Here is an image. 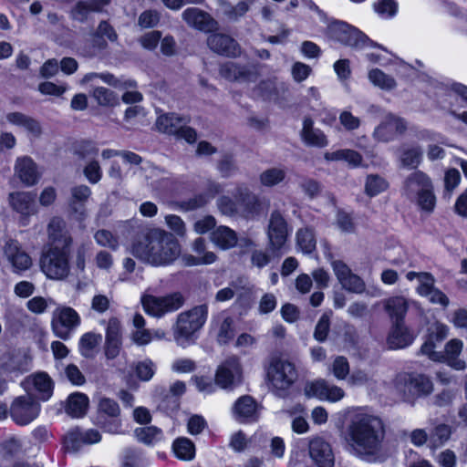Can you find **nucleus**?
<instances>
[{
    "mask_svg": "<svg viewBox=\"0 0 467 467\" xmlns=\"http://www.w3.org/2000/svg\"><path fill=\"white\" fill-rule=\"evenodd\" d=\"M325 159L331 161H344L353 168L358 167L362 162V156L358 152L349 149L326 152Z\"/></svg>",
    "mask_w": 467,
    "mask_h": 467,
    "instance_id": "nucleus-38",
    "label": "nucleus"
},
{
    "mask_svg": "<svg viewBox=\"0 0 467 467\" xmlns=\"http://www.w3.org/2000/svg\"><path fill=\"white\" fill-rule=\"evenodd\" d=\"M373 8L380 17L385 19L393 17L398 11L397 3L394 0H379L374 3Z\"/></svg>",
    "mask_w": 467,
    "mask_h": 467,
    "instance_id": "nucleus-50",
    "label": "nucleus"
},
{
    "mask_svg": "<svg viewBox=\"0 0 467 467\" xmlns=\"http://www.w3.org/2000/svg\"><path fill=\"white\" fill-rule=\"evenodd\" d=\"M165 223L169 229L176 235L183 237L186 234V225L183 220L175 214H168L165 216Z\"/></svg>",
    "mask_w": 467,
    "mask_h": 467,
    "instance_id": "nucleus-60",
    "label": "nucleus"
},
{
    "mask_svg": "<svg viewBox=\"0 0 467 467\" xmlns=\"http://www.w3.org/2000/svg\"><path fill=\"white\" fill-rule=\"evenodd\" d=\"M135 435L140 442L153 444L162 440V431L154 426L137 428Z\"/></svg>",
    "mask_w": 467,
    "mask_h": 467,
    "instance_id": "nucleus-46",
    "label": "nucleus"
},
{
    "mask_svg": "<svg viewBox=\"0 0 467 467\" xmlns=\"http://www.w3.org/2000/svg\"><path fill=\"white\" fill-rule=\"evenodd\" d=\"M141 302L149 315L161 317L181 308L184 299L182 294L172 293L164 296H144Z\"/></svg>",
    "mask_w": 467,
    "mask_h": 467,
    "instance_id": "nucleus-10",
    "label": "nucleus"
},
{
    "mask_svg": "<svg viewBox=\"0 0 467 467\" xmlns=\"http://www.w3.org/2000/svg\"><path fill=\"white\" fill-rule=\"evenodd\" d=\"M234 415L240 420H255L257 417L258 405L253 397L245 395L240 397L234 405Z\"/></svg>",
    "mask_w": 467,
    "mask_h": 467,
    "instance_id": "nucleus-32",
    "label": "nucleus"
},
{
    "mask_svg": "<svg viewBox=\"0 0 467 467\" xmlns=\"http://www.w3.org/2000/svg\"><path fill=\"white\" fill-rule=\"evenodd\" d=\"M286 176V170L280 167L266 169L260 174V182L266 187H273L282 182Z\"/></svg>",
    "mask_w": 467,
    "mask_h": 467,
    "instance_id": "nucleus-45",
    "label": "nucleus"
},
{
    "mask_svg": "<svg viewBox=\"0 0 467 467\" xmlns=\"http://www.w3.org/2000/svg\"><path fill=\"white\" fill-rule=\"evenodd\" d=\"M47 234L51 246L69 248L72 244V238L62 218L53 217L50 220L47 225Z\"/></svg>",
    "mask_w": 467,
    "mask_h": 467,
    "instance_id": "nucleus-26",
    "label": "nucleus"
},
{
    "mask_svg": "<svg viewBox=\"0 0 467 467\" xmlns=\"http://www.w3.org/2000/svg\"><path fill=\"white\" fill-rule=\"evenodd\" d=\"M304 391L307 398H315L332 403L341 400L346 395L343 389L323 379L307 382Z\"/></svg>",
    "mask_w": 467,
    "mask_h": 467,
    "instance_id": "nucleus-15",
    "label": "nucleus"
},
{
    "mask_svg": "<svg viewBox=\"0 0 467 467\" xmlns=\"http://www.w3.org/2000/svg\"><path fill=\"white\" fill-rule=\"evenodd\" d=\"M283 84L277 83L275 78L262 80L254 88V95L267 100H277L280 91H284Z\"/></svg>",
    "mask_w": 467,
    "mask_h": 467,
    "instance_id": "nucleus-36",
    "label": "nucleus"
},
{
    "mask_svg": "<svg viewBox=\"0 0 467 467\" xmlns=\"http://www.w3.org/2000/svg\"><path fill=\"white\" fill-rule=\"evenodd\" d=\"M328 34L332 39L355 48H362L368 42L367 36L361 31L342 21L331 23Z\"/></svg>",
    "mask_w": 467,
    "mask_h": 467,
    "instance_id": "nucleus-11",
    "label": "nucleus"
},
{
    "mask_svg": "<svg viewBox=\"0 0 467 467\" xmlns=\"http://www.w3.org/2000/svg\"><path fill=\"white\" fill-rule=\"evenodd\" d=\"M208 317V307L201 305L182 312L174 327L175 341L183 346L193 339L195 334L203 327Z\"/></svg>",
    "mask_w": 467,
    "mask_h": 467,
    "instance_id": "nucleus-6",
    "label": "nucleus"
},
{
    "mask_svg": "<svg viewBox=\"0 0 467 467\" xmlns=\"http://www.w3.org/2000/svg\"><path fill=\"white\" fill-rule=\"evenodd\" d=\"M406 129L404 119L389 114L376 127L373 137L379 141L388 142L394 140L397 135L402 134Z\"/></svg>",
    "mask_w": 467,
    "mask_h": 467,
    "instance_id": "nucleus-20",
    "label": "nucleus"
},
{
    "mask_svg": "<svg viewBox=\"0 0 467 467\" xmlns=\"http://www.w3.org/2000/svg\"><path fill=\"white\" fill-rule=\"evenodd\" d=\"M38 91L43 95L60 97L67 89V85H57L50 81H45L38 85Z\"/></svg>",
    "mask_w": 467,
    "mask_h": 467,
    "instance_id": "nucleus-61",
    "label": "nucleus"
},
{
    "mask_svg": "<svg viewBox=\"0 0 467 467\" xmlns=\"http://www.w3.org/2000/svg\"><path fill=\"white\" fill-rule=\"evenodd\" d=\"M9 204L19 214L20 222L26 225L29 218L37 213L36 195L30 192H16L9 194Z\"/></svg>",
    "mask_w": 467,
    "mask_h": 467,
    "instance_id": "nucleus-16",
    "label": "nucleus"
},
{
    "mask_svg": "<svg viewBox=\"0 0 467 467\" xmlns=\"http://www.w3.org/2000/svg\"><path fill=\"white\" fill-rule=\"evenodd\" d=\"M71 209L76 213V219L82 222L87 217V212L82 203L89 198L91 191L86 185H78L71 189Z\"/></svg>",
    "mask_w": 467,
    "mask_h": 467,
    "instance_id": "nucleus-33",
    "label": "nucleus"
},
{
    "mask_svg": "<svg viewBox=\"0 0 467 467\" xmlns=\"http://www.w3.org/2000/svg\"><path fill=\"white\" fill-rule=\"evenodd\" d=\"M331 371L336 379L342 380L349 374V364L346 358L337 357L332 365Z\"/></svg>",
    "mask_w": 467,
    "mask_h": 467,
    "instance_id": "nucleus-57",
    "label": "nucleus"
},
{
    "mask_svg": "<svg viewBox=\"0 0 467 467\" xmlns=\"http://www.w3.org/2000/svg\"><path fill=\"white\" fill-rule=\"evenodd\" d=\"M419 285L416 287V292L420 296H427L435 287V278L430 273L425 272L419 276Z\"/></svg>",
    "mask_w": 467,
    "mask_h": 467,
    "instance_id": "nucleus-59",
    "label": "nucleus"
},
{
    "mask_svg": "<svg viewBox=\"0 0 467 467\" xmlns=\"http://www.w3.org/2000/svg\"><path fill=\"white\" fill-rule=\"evenodd\" d=\"M40 267L49 279L63 280L67 278L70 271L69 248L51 246L43 254Z\"/></svg>",
    "mask_w": 467,
    "mask_h": 467,
    "instance_id": "nucleus-7",
    "label": "nucleus"
},
{
    "mask_svg": "<svg viewBox=\"0 0 467 467\" xmlns=\"http://www.w3.org/2000/svg\"><path fill=\"white\" fill-rule=\"evenodd\" d=\"M80 323L81 317L74 308L60 305L53 311L50 326L57 337L67 340Z\"/></svg>",
    "mask_w": 467,
    "mask_h": 467,
    "instance_id": "nucleus-8",
    "label": "nucleus"
},
{
    "mask_svg": "<svg viewBox=\"0 0 467 467\" xmlns=\"http://www.w3.org/2000/svg\"><path fill=\"white\" fill-rule=\"evenodd\" d=\"M5 255L15 273L26 271L32 265L31 257L17 241L10 240L5 244Z\"/></svg>",
    "mask_w": 467,
    "mask_h": 467,
    "instance_id": "nucleus-21",
    "label": "nucleus"
},
{
    "mask_svg": "<svg viewBox=\"0 0 467 467\" xmlns=\"http://www.w3.org/2000/svg\"><path fill=\"white\" fill-rule=\"evenodd\" d=\"M89 400L84 393L76 392L67 398L66 411L74 418H79L86 414Z\"/></svg>",
    "mask_w": 467,
    "mask_h": 467,
    "instance_id": "nucleus-37",
    "label": "nucleus"
},
{
    "mask_svg": "<svg viewBox=\"0 0 467 467\" xmlns=\"http://www.w3.org/2000/svg\"><path fill=\"white\" fill-rule=\"evenodd\" d=\"M373 382V375L362 369L354 370L348 379L350 386H370Z\"/></svg>",
    "mask_w": 467,
    "mask_h": 467,
    "instance_id": "nucleus-56",
    "label": "nucleus"
},
{
    "mask_svg": "<svg viewBox=\"0 0 467 467\" xmlns=\"http://www.w3.org/2000/svg\"><path fill=\"white\" fill-rule=\"evenodd\" d=\"M393 389L403 400L411 402L430 395L433 390V384L425 375L403 372L393 379Z\"/></svg>",
    "mask_w": 467,
    "mask_h": 467,
    "instance_id": "nucleus-5",
    "label": "nucleus"
},
{
    "mask_svg": "<svg viewBox=\"0 0 467 467\" xmlns=\"http://www.w3.org/2000/svg\"><path fill=\"white\" fill-rule=\"evenodd\" d=\"M462 348L463 342L461 339L449 340L444 346V350L441 351L442 359L440 362L446 363L455 370H464L467 368V363L460 358Z\"/></svg>",
    "mask_w": 467,
    "mask_h": 467,
    "instance_id": "nucleus-28",
    "label": "nucleus"
},
{
    "mask_svg": "<svg viewBox=\"0 0 467 467\" xmlns=\"http://www.w3.org/2000/svg\"><path fill=\"white\" fill-rule=\"evenodd\" d=\"M383 436L384 426L378 416L365 408H356L349 411L345 440L357 455H375L380 449Z\"/></svg>",
    "mask_w": 467,
    "mask_h": 467,
    "instance_id": "nucleus-1",
    "label": "nucleus"
},
{
    "mask_svg": "<svg viewBox=\"0 0 467 467\" xmlns=\"http://www.w3.org/2000/svg\"><path fill=\"white\" fill-rule=\"evenodd\" d=\"M220 75L230 81L243 84L254 82L258 76V68L254 65H239L235 62H226L220 67Z\"/></svg>",
    "mask_w": 467,
    "mask_h": 467,
    "instance_id": "nucleus-17",
    "label": "nucleus"
},
{
    "mask_svg": "<svg viewBox=\"0 0 467 467\" xmlns=\"http://www.w3.org/2000/svg\"><path fill=\"white\" fill-rule=\"evenodd\" d=\"M309 455L319 467H333L334 455L330 445L320 437L309 441Z\"/></svg>",
    "mask_w": 467,
    "mask_h": 467,
    "instance_id": "nucleus-24",
    "label": "nucleus"
},
{
    "mask_svg": "<svg viewBox=\"0 0 467 467\" xmlns=\"http://www.w3.org/2000/svg\"><path fill=\"white\" fill-rule=\"evenodd\" d=\"M182 19L198 30L210 32L217 29V22L207 13L195 8H187L182 12Z\"/></svg>",
    "mask_w": 467,
    "mask_h": 467,
    "instance_id": "nucleus-25",
    "label": "nucleus"
},
{
    "mask_svg": "<svg viewBox=\"0 0 467 467\" xmlns=\"http://www.w3.org/2000/svg\"><path fill=\"white\" fill-rule=\"evenodd\" d=\"M244 379V371L239 358L232 356L224 359L216 368L214 380L223 389H234L241 385Z\"/></svg>",
    "mask_w": 467,
    "mask_h": 467,
    "instance_id": "nucleus-9",
    "label": "nucleus"
},
{
    "mask_svg": "<svg viewBox=\"0 0 467 467\" xmlns=\"http://www.w3.org/2000/svg\"><path fill=\"white\" fill-rule=\"evenodd\" d=\"M331 267L341 286L352 293L360 294L365 290L363 280L354 274L348 265L341 260H333Z\"/></svg>",
    "mask_w": 467,
    "mask_h": 467,
    "instance_id": "nucleus-19",
    "label": "nucleus"
},
{
    "mask_svg": "<svg viewBox=\"0 0 467 467\" xmlns=\"http://www.w3.org/2000/svg\"><path fill=\"white\" fill-rule=\"evenodd\" d=\"M451 435V428L448 424L441 423L433 428L429 438V446L431 449L441 447L449 441Z\"/></svg>",
    "mask_w": 467,
    "mask_h": 467,
    "instance_id": "nucleus-40",
    "label": "nucleus"
},
{
    "mask_svg": "<svg viewBox=\"0 0 467 467\" xmlns=\"http://www.w3.org/2000/svg\"><path fill=\"white\" fill-rule=\"evenodd\" d=\"M254 0H243L236 5H228L224 10V14L232 20H237L239 17L244 16L250 6L254 4Z\"/></svg>",
    "mask_w": 467,
    "mask_h": 467,
    "instance_id": "nucleus-55",
    "label": "nucleus"
},
{
    "mask_svg": "<svg viewBox=\"0 0 467 467\" xmlns=\"http://www.w3.org/2000/svg\"><path fill=\"white\" fill-rule=\"evenodd\" d=\"M15 173L19 180L26 186H33L40 179V172L35 161L27 157H19L16 161Z\"/></svg>",
    "mask_w": 467,
    "mask_h": 467,
    "instance_id": "nucleus-27",
    "label": "nucleus"
},
{
    "mask_svg": "<svg viewBox=\"0 0 467 467\" xmlns=\"http://www.w3.org/2000/svg\"><path fill=\"white\" fill-rule=\"evenodd\" d=\"M172 450L175 456L182 461H191L195 455V446L187 438H179L174 441Z\"/></svg>",
    "mask_w": 467,
    "mask_h": 467,
    "instance_id": "nucleus-43",
    "label": "nucleus"
},
{
    "mask_svg": "<svg viewBox=\"0 0 467 467\" xmlns=\"http://www.w3.org/2000/svg\"><path fill=\"white\" fill-rule=\"evenodd\" d=\"M84 175L90 183H97L102 177L101 168L97 161L88 162L84 168Z\"/></svg>",
    "mask_w": 467,
    "mask_h": 467,
    "instance_id": "nucleus-63",
    "label": "nucleus"
},
{
    "mask_svg": "<svg viewBox=\"0 0 467 467\" xmlns=\"http://www.w3.org/2000/svg\"><path fill=\"white\" fill-rule=\"evenodd\" d=\"M160 21V14L154 10H147L140 14L138 24L142 28L155 26Z\"/></svg>",
    "mask_w": 467,
    "mask_h": 467,
    "instance_id": "nucleus-64",
    "label": "nucleus"
},
{
    "mask_svg": "<svg viewBox=\"0 0 467 467\" xmlns=\"http://www.w3.org/2000/svg\"><path fill=\"white\" fill-rule=\"evenodd\" d=\"M387 182L377 175H369L367 178L365 191L371 197L378 195L387 189Z\"/></svg>",
    "mask_w": 467,
    "mask_h": 467,
    "instance_id": "nucleus-54",
    "label": "nucleus"
},
{
    "mask_svg": "<svg viewBox=\"0 0 467 467\" xmlns=\"http://www.w3.org/2000/svg\"><path fill=\"white\" fill-rule=\"evenodd\" d=\"M155 373V365L150 359L140 361L136 366V374L143 381H149Z\"/></svg>",
    "mask_w": 467,
    "mask_h": 467,
    "instance_id": "nucleus-62",
    "label": "nucleus"
},
{
    "mask_svg": "<svg viewBox=\"0 0 467 467\" xmlns=\"http://www.w3.org/2000/svg\"><path fill=\"white\" fill-rule=\"evenodd\" d=\"M289 235L286 221L278 212L272 213L269 220L267 236L269 247L273 253L282 250Z\"/></svg>",
    "mask_w": 467,
    "mask_h": 467,
    "instance_id": "nucleus-18",
    "label": "nucleus"
},
{
    "mask_svg": "<svg viewBox=\"0 0 467 467\" xmlns=\"http://www.w3.org/2000/svg\"><path fill=\"white\" fill-rule=\"evenodd\" d=\"M40 412V404L31 396H20L10 406V416L18 425L25 426L36 420Z\"/></svg>",
    "mask_w": 467,
    "mask_h": 467,
    "instance_id": "nucleus-12",
    "label": "nucleus"
},
{
    "mask_svg": "<svg viewBox=\"0 0 467 467\" xmlns=\"http://www.w3.org/2000/svg\"><path fill=\"white\" fill-rule=\"evenodd\" d=\"M211 241L214 245L228 250L236 245L238 242L236 233L227 226H219L211 234Z\"/></svg>",
    "mask_w": 467,
    "mask_h": 467,
    "instance_id": "nucleus-35",
    "label": "nucleus"
},
{
    "mask_svg": "<svg viewBox=\"0 0 467 467\" xmlns=\"http://www.w3.org/2000/svg\"><path fill=\"white\" fill-rule=\"evenodd\" d=\"M266 376L271 390L278 397H285L297 380L298 373L293 362L276 357L270 360Z\"/></svg>",
    "mask_w": 467,
    "mask_h": 467,
    "instance_id": "nucleus-4",
    "label": "nucleus"
},
{
    "mask_svg": "<svg viewBox=\"0 0 467 467\" xmlns=\"http://www.w3.org/2000/svg\"><path fill=\"white\" fill-rule=\"evenodd\" d=\"M94 239L100 246L108 247L112 250H116L119 247L118 238L108 230L102 229L97 231L94 234Z\"/></svg>",
    "mask_w": 467,
    "mask_h": 467,
    "instance_id": "nucleus-52",
    "label": "nucleus"
},
{
    "mask_svg": "<svg viewBox=\"0 0 467 467\" xmlns=\"http://www.w3.org/2000/svg\"><path fill=\"white\" fill-rule=\"evenodd\" d=\"M405 195L415 200L421 211L431 213L436 206V196L431 178L420 171L412 172L404 183Z\"/></svg>",
    "mask_w": 467,
    "mask_h": 467,
    "instance_id": "nucleus-3",
    "label": "nucleus"
},
{
    "mask_svg": "<svg viewBox=\"0 0 467 467\" xmlns=\"http://www.w3.org/2000/svg\"><path fill=\"white\" fill-rule=\"evenodd\" d=\"M190 248V253L185 252L181 254V261L184 266L208 265L217 260L216 254L208 250L206 241L202 237L194 239L191 243Z\"/></svg>",
    "mask_w": 467,
    "mask_h": 467,
    "instance_id": "nucleus-14",
    "label": "nucleus"
},
{
    "mask_svg": "<svg viewBox=\"0 0 467 467\" xmlns=\"http://www.w3.org/2000/svg\"><path fill=\"white\" fill-rule=\"evenodd\" d=\"M422 150L417 146H403L400 155L402 166L416 168L421 161Z\"/></svg>",
    "mask_w": 467,
    "mask_h": 467,
    "instance_id": "nucleus-41",
    "label": "nucleus"
},
{
    "mask_svg": "<svg viewBox=\"0 0 467 467\" xmlns=\"http://www.w3.org/2000/svg\"><path fill=\"white\" fill-rule=\"evenodd\" d=\"M101 440V435L97 430L81 431L79 429L69 431L65 439L67 449L76 451L82 444H94Z\"/></svg>",
    "mask_w": 467,
    "mask_h": 467,
    "instance_id": "nucleus-29",
    "label": "nucleus"
},
{
    "mask_svg": "<svg viewBox=\"0 0 467 467\" xmlns=\"http://www.w3.org/2000/svg\"><path fill=\"white\" fill-rule=\"evenodd\" d=\"M101 341V336L94 333L84 334L79 340L80 352L85 357H89L93 349Z\"/></svg>",
    "mask_w": 467,
    "mask_h": 467,
    "instance_id": "nucleus-51",
    "label": "nucleus"
},
{
    "mask_svg": "<svg viewBox=\"0 0 467 467\" xmlns=\"http://www.w3.org/2000/svg\"><path fill=\"white\" fill-rule=\"evenodd\" d=\"M91 95L101 106H115L119 101L118 96L113 91L103 87L94 88Z\"/></svg>",
    "mask_w": 467,
    "mask_h": 467,
    "instance_id": "nucleus-49",
    "label": "nucleus"
},
{
    "mask_svg": "<svg viewBox=\"0 0 467 467\" xmlns=\"http://www.w3.org/2000/svg\"><path fill=\"white\" fill-rule=\"evenodd\" d=\"M410 306L418 307L419 303L402 296H393L383 301V307L393 323L403 322Z\"/></svg>",
    "mask_w": 467,
    "mask_h": 467,
    "instance_id": "nucleus-23",
    "label": "nucleus"
},
{
    "mask_svg": "<svg viewBox=\"0 0 467 467\" xmlns=\"http://www.w3.org/2000/svg\"><path fill=\"white\" fill-rule=\"evenodd\" d=\"M186 123L185 119L171 113L160 116L157 119L156 126L161 132L176 135L187 142L192 143L196 140V132L193 129L186 126Z\"/></svg>",
    "mask_w": 467,
    "mask_h": 467,
    "instance_id": "nucleus-13",
    "label": "nucleus"
},
{
    "mask_svg": "<svg viewBox=\"0 0 467 467\" xmlns=\"http://www.w3.org/2000/svg\"><path fill=\"white\" fill-rule=\"evenodd\" d=\"M131 254L150 265L168 266L181 258L182 247L171 233L152 228L132 243Z\"/></svg>",
    "mask_w": 467,
    "mask_h": 467,
    "instance_id": "nucleus-2",
    "label": "nucleus"
},
{
    "mask_svg": "<svg viewBox=\"0 0 467 467\" xmlns=\"http://www.w3.org/2000/svg\"><path fill=\"white\" fill-rule=\"evenodd\" d=\"M51 298H45L42 296H34L26 302L27 309L36 315L45 313L49 304H52Z\"/></svg>",
    "mask_w": 467,
    "mask_h": 467,
    "instance_id": "nucleus-58",
    "label": "nucleus"
},
{
    "mask_svg": "<svg viewBox=\"0 0 467 467\" xmlns=\"http://www.w3.org/2000/svg\"><path fill=\"white\" fill-rule=\"evenodd\" d=\"M414 340V336L405 327L403 322L394 323L387 342L391 349L404 348L410 346Z\"/></svg>",
    "mask_w": 467,
    "mask_h": 467,
    "instance_id": "nucleus-31",
    "label": "nucleus"
},
{
    "mask_svg": "<svg viewBox=\"0 0 467 467\" xmlns=\"http://www.w3.org/2000/svg\"><path fill=\"white\" fill-rule=\"evenodd\" d=\"M29 381L34 385L38 392V397L42 400H47L52 396L53 387L51 379L46 373L34 375Z\"/></svg>",
    "mask_w": 467,
    "mask_h": 467,
    "instance_id": "nucleus-39",
    "label": "nucleus"
},
{
    "mask_svg": "<svg viewBox=\"0 0 467 467\" xmlns=\"http://www.w3.org/2000/svg\"><path fill=\"white\" fill-rule=\"evenodd\" d=\"M109 0H82L78 1L71 9L70 16L73 19L83 22L91 13L101 12Z\"/></svg>",
    "mask_w": 467,
    "mask_h": 467,
    "instance_id": "nucleus-30",
    "label": "nucleus"
},
{
    "mask_svg": "<svg viewBox=\"0 0 467 467\" xmlns=\"http://www.w3.org/2000/svg\"><path fill=\"white\" fill-rule=\"evenodd\" d=\"M368 78L373 85L382 89L390 90L396 87L395 79L378 68L368 72Z\"/></svg>",
    "mask_w": 467,
    "mask_h": 467,
    "instance_id": "nucleus-47",
    "label": "nucleus"
},
{
    "mask_svg": "<svg viewBox=\"0 0 467 467\" xmlns=\"http://www.w3.org/2000/svg\"><path fill=\"white\" fill-rule=\"evenodd\" d=\"M301 136L306 145L320 148L327 145L325 134L320 130L314 128V122L311 119H304Z\"/></svg>",
    "mask_w": 467,
    "mask_h": 467,
    "instance_id": "nucleus-34",
    "label": "nucleus"
},
{
    "mask_svg": "<svg viewBox=\"0 0 467 467\" xmlns=\"http://www.w3.org/2000/svg\"><path fill=\"white\" fill-rule=\"evenodd\" d=\"M98 413L99 420L103 418L115 419L119 418L120 410L115 400L109 398L100 397L98 401Z\"/></svg>",
    "mask_w": 467,
    "mask_h": 467,
    "instance_id": "nucleus-44",
    "label": "nucleus"
},
{
    "mask_svg": "<svg viewBox=\"0 0 467 467\" xmlns=\"http://www.w3.org/2000/svg\"><path fill=\"white\" fill-rule=\"evenodd\" d=\"M120 157L122 158L123 163L130 165L133 174H136L140 170L143 169L142 164L150 165L148 162H144L142 158L135 152L129 150H121Z\"/></svg>",
    "mask_w": 467,
    "mask_h": 467,
    "instance_id": "nucleus-53",
    "label": "nucleus"
},
{
    "mask_svg": "<svg viewBox=\"0 0 467 467\" xmlns=\"http://www.w3.org/2000/svg\"><path fill=\"white\" fill-rule=\"evenodd\" d=\"M220 192V186L217 183H212L210 194H199L188 201L182 202L181 207L185 211H192L204 206L211 198Z\"/></svg>",
    "mask_w": 467,
    "mask_h": 467,
    "instance_id": "nucleus-42",
    "label": "nucleus"
},
{
    "mask_svg": "<svg viewBox=\"0 0 467 467\" xmlns=\"http://www.w3.org/2000/svg\"><path fill=\"white\" fill-rule=\"evenodd\" d=\"M209 48L219 55L226 57H237L241 49L236 41L225 34H213L207 38Z\"/></svg>",
    "mask_w": 467,
    "mask_h": 467,
    "instance_id": "nucleus-22",
    "label": "nucleus"
},
{
    "mask_svg": "<svg viewBox=\"0 0 467 467\" xmlns=\"http://www.w3.org/2000/svg\"><path fill=\"white\" fill-rule=\"evenodd\" d=\"M296 243L305 254H310L316 248V239L309 228H302L296 233Z\"/></svg>",
    "mask_w": 467,
    "mask_h": 467,
    "instance_id": "nucleus-48",
    "label": "nucleus"
}]
</instances>
